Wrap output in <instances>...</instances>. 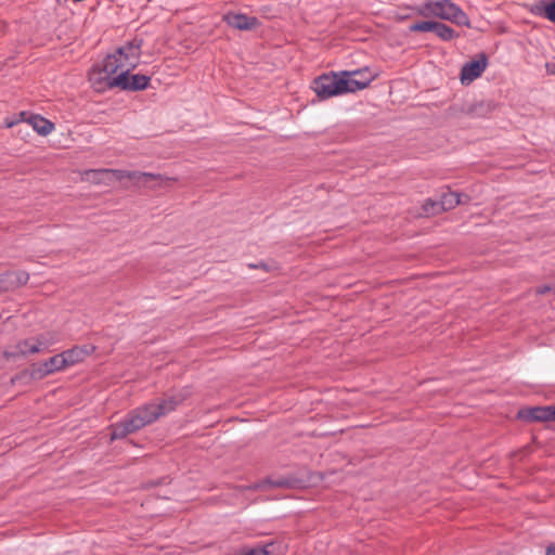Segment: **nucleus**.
I'll list each match as a JSON object with an SVG mask.
<instances>
[{
	"mask_svg": "<svg viewBox=\"0 0 555 555\" xmlns=\"http://www.w3.org/2000/svg\"><path fill=\"white\" fill-rule=\"evenodd\" d=\"M191 393L190 388L184 387L165 393L158 401H151L131 410L120 422L111 426V440L124 439L155 423L162 416L173 412Z\"/></svg>",
	"mask_w": 555,
	"mask_h": 555,
	"instance_id": "1",
	"label": "nucleus"
},
{
	"mask_svg": "<svg viewBox=\"0 0 555 555\" xmlns=\"http://www.w3.org/2000/svg\"><path fill=\"white\" fill-rule=\"evenodd\" d=\"M362 75L361 70H343L339 74H322L312 81V89L321 100H326L344 93H353L365 89L373 81L372 77L356 79L353 76Z\"/></svg>",
	"mask_w": 555,
	"mask_h": 555,
	"instance_id": "2",
	"label": "nucleus"
},
{
	"mask_svg": "<svg viewBox=\"0 0 555 555\" xmlns=\"http://www.w3.org/2000/svg\"><path fill=\"white\" fill-rule=\"evenodd\" d=\"M417 14L424 17H438L459 26L470 27L467 14L452 0H428L418 9Z\"/></svg>",
	"mask_w": 555,
	"mask_h": 555,
	"instance_id": "3",
	"label": "nucleus"
},
{
	"mask_svg": "<svg viewBox=\"0 0 555 555\" xmlns=\"http://www.w3.org/2000/svg\"><path fill=\"white\" fill-rule=\"evenodd\" d=\"M134 68L133 62L124 63L122 59L115 52L108 54L102 62L101 65L94 66L90 73V81L96 89L103 90L108 89V82L116 76L118 69Z\"/></svg>",
	"mask_w": 555,
	"mask_h": 555,
	"instance_id": "4",
	"label": "nucleus"
},
{
	"mask_svg": "<svg viewBox=\"0 0 555 555\" xmlns=\"http://www.w3.org/2000/svg\"><path fill=\"white\" fill-rule=\"evenodd\" d=\"M130 69L131 68H127L113 78V80L108 82V89L120 88L121 90L128 91L145 90L149 87L151 78L142 74L129 76Z\"/></svg>",
	"mask_w": 555,
	"mask_h": 555,
	"instance_id": "5",
	"label": "nucleus"
},
{
	"mask_svg": "<svg viewBox=\"0 0 555 555\" xmlns=\"http://www.w3.org/2000/svg\"><path fill=\"white\" fill-rule=\"evenodd\" d=\"M67 369L62 353H57L48 360L34 364L31 367V377L41 379L48 375L60 372Z\"/></svg>",
	"mask_w": 555,
	"mask_h": 555,
	"instance_id": "6",
	"label": "nucleus"
},
{
	"mask_svg": "<svg viewBox=\"0 0 555 555\" xmlns=\"http://www.w3.org/2000/svg\"><path fill=\"white\" fill-rule=\"evenodd\" d=\"M222 21L230 27L237 30H254L260 26L256 16H248L244 13L228 12L223 14Z\"/></svg>",
	"mask_w": 555,
	"mask_h": 555,
	"instance_id": "7",
	"label": "nucleus"
},
{
	"mask_svg": "<svg viewBox=\"0 0 555 555\" xmlns=\"http://www.w3.org/2000/svg\"><path fill=\"white\" fill-rule=\"evenodd\" d=\"M41 351V343L34 338H27L18 341L13 349L5 350L3 357L7 360H16L28 354H35Z\"/></svg>",
	"mask_w": 555,
	"mask_h": 555,
	"instance_id": "8",
	"label": "nucleus"
},
{
	"mask_svg": "<svg viewBox=\"0 0 555 555\" xmlns=\"http://www.w3.org/2000/svg\"><path fill=\"white\" fill-rule=\"evenodd\" d=\"M488 65V59L486 54L481 53L478 60H473L463 65L460 74L462 83H469L477 79Z\"/></svg>",
	"mask_w": 555,
	"mask_h": 555,
	"instance_id": "9",
	"label": "nucleus"
},
{
	"mask_svg": "<svg viewBox=\"0 0 555 555\" xmlns=\"http://www.w3.org/2000/svg\"><path fill=\"white\" fill-rule=\"evenodd\" d=\"M552 405L532 406L521 409L517 413V418L525 422H553Z\"/></svg>",
	"mask_w": 555,
	"mask_h": 555,
	"instance_id": "10",
	"label": "nucleus"
},
{
	"mask_svg": "<svg viewBox=\"0 0 555 555\" xmlns=\"http://www.w3.org/2000/svg\"><path fill=\"white\" fill-rule=\"evenodd\" d=\"M301 485L302 481L300 479L292 476H284L279 477L276 479L267 478L262 481L248 486L247 489L253 491L261 490L264 489L266 487L295 489L301 487Z\"/></svg>",
	"mask_w": 555,
	"mask_h": 555,
	"instance_id": "11",
	"label": "nucleus"
},
{
	"mask_svg": "<svg viewBox=\"0 0 555 555\" xmlns=\"http://www.w3.org/2000/svg\"><path fill=\"white\" fill-rule=\"evenodd\" d=\"M28 280L26 271H7L0 275V285L5 291H12L26 285Z\"/></svg>",
	"mask_w": 555,
	"mask_h": 555,
	"instance_id": "12",
	"label": "nucleus"
},
{
	"mask_svg": "<svg viewBox=\"0 0 555 555\" xmlns=\"http://www.w3.org/2000/svg\"><path fill=\"white\" fill-rule=\"evenodd\" d=\"M95 350L94 346L85 345V346H75L70 349H67L62 353L64 358V362L67 367L73 366L77 363L85 361L87 357H89Z\"/></svg>",
	"mask_w": 555,
	"mask_h": 555,
	"instance_id": "13",
	"label": "nucleus"
},
{
	"mask_svg": "<svg viewBox=\"0 0 555 555\" xmlns=\"http://www.w3.org/2000/svg\"><path fill=\"white\" fill-rule=\"evenodd\" d=\"M143 40L133 38L128 41L125 46L119 47L116 50V53L122 59L124 63L133 62L134 66L137 65V61L141 55Z\"/></svg>",
	"mask_w": 555,
	"mask_h": 555,
	"instance_id": "14",
	"label": "nucleus"
},
{
	"mask_svg": "<svg viewBox=\"0 0 555 555\" xmlns=\"http://www.w3.org/2000/svg\"><path fill=\"white\" fill-rule=\"evenodd\" d=\"M531 12L555 24V0H538L532 4Z\"/></svg>",
	"mask_w": 555,
	"mask_h": 555,
	"instance_id": "15",
	"label": "nucleus"
},
{
	"mask_svg": "<svg viewBox=\"0 0 555 555\" xmlns=\"http://www.w3.org/2000/svg\"><path fill=\"white\" fill-rule=\"evenodd\" d=\"M26 121L40 135H48L54 130V124L40 115H30Z\"/></svg>",
	"mask_w": 555,
	"mask_h": 555,
	"instance_id": "16",
	"label": "nucleus"
},
{
	"mask_svg": "<svg viewBox=\"0 0 555 555\" xmlns=\"http://www.w3.org/2000/svg\"><path fill=\"white\" fill-rule=\"evenodd\" d=\"M433 33L442 41H451L459 37V34L452 27L437 21Z\"/></svg>",
	"mask_w": 555,
	"mask_h": 555,
	"instance_id": "17",
	"label": "nucleus"
},
{
	"mask_svg": "<svg viewBox=\"0 0 555 555\" xmlns=\"http://www.w3.org/2000/svg\"><path fill=\"white\" fill-rule=\"evenodd\" d=\"M461 203L460 194L451 191H446L440 196V208L447 211L455 208Z\"/></svg>",
	"mask_w": 555,
	"mask_h": 555,
	"instance_id": "18",
	"label": "nucleus"
},
{
	"mask_svg": "<svg viewBox=\"0 0 555 555\" xmlns=\"http://www.w3.org/2000/svg\"><path fill=\"white\" fill-rule=\"evenodd\" d=\"M274 543L270 542L264 545H257L251 548L244 547L236 555H272Z\"/></svg>",
	"mask_w": 555,
	"mask_h": 555,
	"instance_id": "19",
	"label": "nucleus"
},
{
	"mask_svg": "<svg viewBox=\"0 0 555 555\" xmlns=\"http://www.w3.org/2000/svg\"><path fill=\"white\" fill-rule=\"evenodd\" d=\"M106 173H113L118 180H122L127 178V175H129L128 170H119V169H88L86 170V175L90 176H96V175H106Z\"/></svg>",
	"mask_w": 555,
	"mask_h": 555,
	"instance_id": "20",
	"label": "nucleus"
},
{
	"mask_svg": "<svg viewBox=\"0 0 555 555\" xmlns=\"http://www.w3.org/2000/svg\"><path fill=\"white\" fill-rule=\"evenodd\" d=\"M436 21H421L410 25L411 33L434 31Z\"/></svg>",
	"mask_w": 555,
	"mask_h": 555,
	"instance_id": "21",
	"label": "nucleus"
},
{
	"mask_svg": "<svg viewBox=\"0 0 555 555\" xmlns=\"http://www.w3.org/2000/svg\"><path fill=\"white\" fill-rule=\"evenodd\" d=\"M151 180L156 181L157 185L162 186L166 182H168V181H176L177 179L176 178L166 177V176L160 175V173L145 172V175H143V183L146 184Z\"/></svg>",
	"mask_w": 555,
	"mask_h": 555,
	"instance_id": "22",
	"label": "nucleus"
},
{
	"mask_svg": "<svg viewBox=\"0 0 555 555\" xmlns=\"http://www.w3.org/2000/svg\"><path fill=\"white\" fill-rule=\"evenodd\" d=\"M423 210L426 215H438L442 211L440 208V199L435 201L431 198L426 199V202L423 205Z\"/></svg>",
	"mask_w": 555,
	"mask_h": 555,
	"instance_id": "23",
	"label": "nucleus"
},
{
	"mask_svg": "<svg viewBox=\"0 0 555 555\" xmlns=\"http://www.w3.org/2000/svg\"><path fill=\"white\" fill-rule=\"evenodd\" d=\"M26 115H27L26 112H21L18 115H14L12 117H7L3 122L4 127L12 128V127L16 126L21 121L25 120Z\"/></svg>",
	"mask_w": 555,
	"mask_h": 555,
	"instance_id": "24",
	"label": "nucleus"
},
{
	"mask_svg": "<svg viewBox=\"0 0 555 555\" xmlns=\"http://www.w3.org/2000/svg\"><path fill=\"white\" fill-rule=\"evenodd\" d=\"M548 293L555 294V283L541 285V286H538L535 288V294L537 295H545V294H548Z\"/></svg>",
	"mask_w": 555,
	"mask_h": 555,
	"instance_id": "25",
	"label": "nucleus"
},
{
	"mask_svg": "<svg viewBox=\"0 0 555 555\" xmlns=\"http://www.w3.org/2000/svg\"><path fill=\"white\" fill-rule=\"evenodd\" d=\"M143 175H145V172H142V171H129V175H127V179H130V180H143Z\"/></svg>",
	"mask_w": 555,
	"mask_h": 555,
	"instance_id": "26",
	"label": "nucleus"
},
{
	"mask_svg": "<svg viewBox=\"0 0 555 555\" xmlns=\"http://www.w3.org/2000/svg\"><path fill=\"white\" fill-rule=\"evenodd\" d=\"M100 176L101 175H96V176L90 175V176H87L86 171L82 173V178L83 179L92 181L94 183H100L101 182Z\"/></svg>",
	"mask_w": 555,
	"mask_h": 555,
	"instance_id": "27",
	"label": "nucleus"
},
{
	"mask_svg": "<svg viewBox=\"0 0 555 555\" xmlns=\"http://www.w3.org/2000/svg\"><path fill=\"white\" fill-rule=\"evenodd\" d=\"M248 267H249V268H251V269H262V270H264V271H267V270H268V266H267V263H264V262H259V263H249V264H248Z\"/></svg>",
	"mask_w": 555,
	"mask_h": 555,
	"instance_id": "28",
	"label": "nucleus"
},
{
	"mask_svg": "<svg viewBox=\"0 0 555 555\" xmlns=\"http://www.w3.org/2000/svg\"><path fill=\"white\" fill-rule=\"evenodd\" d=\"M360 70L362 72V75H356V76H353L356 79H365L366 77H372V76L367 73V70H366V69H365V70L360 69Z\"/></svg>",
	"mask_w": 555,
	"mask_h": 555,
	"instance_id": "29",
	"label": "nucleus"
},
{
	"mask_svg": "<svg viewBox=\"0 0 555 555\" xmlns=\"http://www.w3.org/2000/svg\"><path fill=\"white\" fill-rule=\"evenodd\" d=\"M546 70L548 74H555V63H546Z\"/></svg>",
	"mask_w": 555,
	"mask_h": 555,
	"instance_id": "30",
	"label": "nucleus"
},
{
	"mask_svg": "<svg viewBox=\"0 0 555 555\" xmlns=\"http://www.w3.org/2000/svg\"><path fill=\"white\" fill-rule=\"evenodd\" d=\"M546 555H555V544L547 547Z\"/></svg>",
	"mask_w": 555,
	"mask_h": 555,
	"instance_id": "31",
	"label": "nucleus"
},
{
	"mask_svg": "<svg viewBox=\"0 0 555 555\" xmlns=\"http://www.w3.org/2000/svg\"><path fill=\"white\" fill-rule=\"evenodd\" d=\"M552 411H554V412L552 413V416H555V404H552ZM553 422H555V417L553 418Z\"/></svg>",
	"mask_w": 555,
	"mask_h": 555,
	"instance_id": "32",
	"label": "nucleus"
}]
</instances>
